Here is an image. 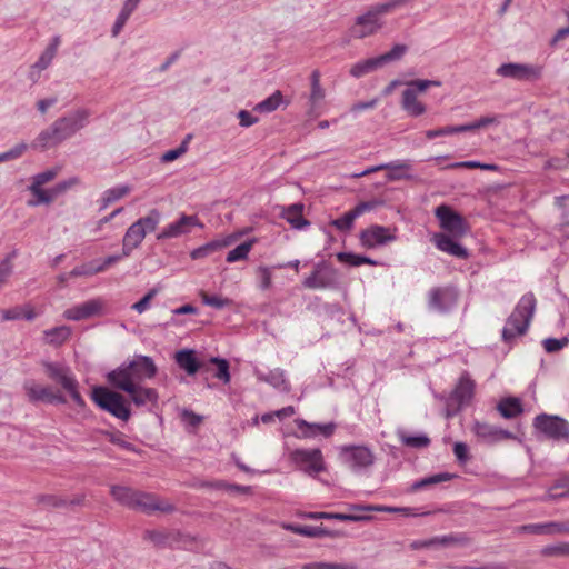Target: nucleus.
Listing matches in <instances>:
<instances>
[{"mask_svg":"<svg viewBox=\"0 0 569 569\" xmlns=\"http://www.w3.org/2000/svg\"><path fill=\"white\" fill-rule=\"evenodd\" d=\"M535 308V296L532 293L523 295L512 313L507 319L506 326L502 330V339L506 342L511 341L517 336H522L526 333L532 319Z\"/></svg>","mask_w":569,"mask_h":569,"instance_id":"1","label":"nucleus"},{"mask_svg":"<svg viewBox=\"0 0 569 569\" xmlns=\"http://www.w3.org/2000/svg\"><path fill=\"white\" fill-rule=\"evenodd\" d=\"M41 366L48 379L59 385L77 406L84 407L86 402L80 395L79 382L68 366L52 361H42Z\"/></svg>","mask_w":569,"mask_h":569,"instance_id":"2","label":"nucleus"},{"mask_svg":"<svg viewBox=\"0 0 569 569\" xmlns=\"http://www.w3.org/2000/svg\"><path fill=\"white\" fill-rule=\"evenodd\" d=\"M108 381L117 389L127 392L131 401L137 406L156 405L158 392L153 388L142 387L139 382L129 381L127 373L109 372Z\"/></svg>","mask_w":569,"mask_h":569,"instance_id":"3","label":"nucleus"},{"mask_svg":"<svg viewBox=\"0 0 569 569\" xmlns=\"http://www.w3.org/2000/svg\"><path fill=\"white\" fill-rule=\"evenodd\" d=\"M407 88L401 94V108L409 117H420L426 113L427 106L419 99V94L423 93L430 87H440L441 82L437 80H411L408 81Z\"/></svg>","mask_w":569,"mask_h":569,"instance_id":"4","label":"nucleus"},{"mask_svg":"<svg viewBox=\"0 0 569 569\" xmlns=\"http://www.w3.org/2000/svg\"><path fill=\"white\" fill-rule=\"evenodd\" d=\"M91 399L100 409L120 420L128 421L131 416L129 403L119 392L106 387H94L91 392Z\"/></svg>","mask_w":569,"mask_h":569,"instance_id":"5","label":"nucleus"},{"mask_svg":"<svg viewBox=\"0 0 569 569\" xmlns=\"http://www.w3.org/2000/svg\"><path fill=\"white\" fill-rule=\"evenodd\" d=\"M390 13L383 3L371 6L365 13L357 17L351 28L352 37L363 39L376 34L385 24L382 16Z\"/></svg>","mask_w":569,"mask_h":569,"instance_id":"6","label":"nucleus"},{"mask_svg":"<svg viewBox=\"0 0 569 569\" xmlns=\"http://www.w3.org/2000/svg\"><path fill=\"white\" fill-rule=\"evenodd\" d=\"M290 460L296 467L311 477L326 470V463L320 449H296L290 452Z\"/></svg>","mask_w":569,"mask_h":569,"instance_id":"7","label":"nucleus"},{"mask_svg":"<svg viewBox=\"0 0 569 569\" xmlns=\"http://www.w3.org/2000/svg\"><path fill=\"white\" fill-rule=\"evenodd\" d=\"M543 67L540 64L508 62L502 63L496 70V74L502 78L521 82H533L542 77Z\"/></svg>","mask_w":569,"mask_h":569,"instance_id":"8","label":"nucleus"},{"mask_svg":"<svg viewBox=\"0 0 569 569\" xmlns=\"http://www.w3.org/2000/svg\"><path fill=\"white\" fill-rule=\"evenodd\" d=\"M533 427L545 437L552 440L568 439L569 423L563 418L547 413L538 415L533 419Z\"/></svg>","mask_w":569,"mask_h":569,"instance_id":"9","label":"nucleus"},{"mask_svg":"<svg viewBox=\"0 0 569 569\" xmlns=\"http://www.w3.org/2000/svg\"><path fill=\"white\" fill-rule=\"evenodd\" d=\"M59 170V168L49 169L36 174L32 178V183L30 184L29 190L33 194L34 199H31L27 202L29 207L49 204L53 201L51 189L46 190L42 188V186L51 182L58 176Z\"/></svg>","mask_w":569,"mask_h":569,"instance_id":"10","label":"nucleus"},{"mask_svg":"<svg viewBox=\"0 0 569 569\" xmlns=\"http://www.w3.org/2000/svg\"><path fill=\"white\" fill-rule=\"evenodd\" d=\"M90 112L87 109H79L74 112L57 119L52 124L61 141L71 138L77 131L88 123Z\"/></svg>","mask_w":569,"mask_h":569,"instance_id":"11","label":"nucleus"},{"mask_svg":"<svg viewBox=\"0 0 569 569\" xmlns=\"http://www.w3.org/2000/svg\"><path fill=\"white\" fill-rule=\"evenodd\" d=\"M23 390L31 402H47V403H66L67 398L60 390H57L48 385H42L36 380H26Z\"/></svg>","mask_w":569,"mask_h":569,"instance_id":"12","label":"nucleus"},{"mask_svg":"<svg viewBox=\"0 0 569 569\" xmlns=\"http://www.w3.org/2000/svg\"><path fill=\"white\" fill-rule=\"evenodd\" d=\"M436 217L440 222V227L449 233L448 236L461 238L468 231L465 219L448 206H439L436 209Z\"/></svg>","mask_w":569,"mask_h":569,"instance_id":"13","label":"nucleus"},{"mask_svg":"<svg viewBox=\"0 0 569 569\" xmlns=\"http://www.w3.org/2000/svg\"><path fill=\"white\" fill-rule=\"evenodd\" d=\"M397 228L372 224L360 232L359 239L362 247L373 249L393 242L397 239Z\"/></svg>","mask_w":569,"mask_h":569,"instance_id":"14","label":"nucleus"},{"mask_svg":"<svg viewBox=\"0 0 569 569\" xmlns=\"http://www.w3.org/2000/svg\"><path fill=\"white\" fill-rule=\"evenodd\" d=\"M111 372L127 373L129 381L141 383L144 379H151L156 376L157 367L151 358L141 356L131 361L128 366L117 368Z\"/></svg>","mask_w":569,"mask_h":569,"instance_id":"15","label":"nucleus"},{"mask_svg":"<svg viewBox=\"0 0 569 569\" xmlns=\"http://www.w3.org/2000/svg\"><path fill=\"white\" fill-rule=\"evenodd\" d=\"M194 227L202 228L203 224L197 216L183 213L177 221L170 222L163 227L156 238L159 241L179 238L189 234Z\"/></svg>","mask_w":569,"mask_h":569,"instance_id":"16","label":"nucleus"},{"mask_svg":"<svg viewBox=\"0 0 569 569\" xmlns=\"http://www.w3.org/2000/svg\"><path fill=\"white\" fill-rule=\"evenodd\" d=\"M131 509L148 515L153 513L156 511L162 513H171L172 511H174V506L170 501L161 499L153 493L137 491Z\"/></svg>","mask_w":569,"mask_h":569,"instance_id":"17","label":"nucleus"},{"mask_svg":"<svg viewBox=\"0 0 569 569\" xmlns=\"http://www.w3.org/2000/svg\"><path fill=\"white\" fill-rule=\"evenodd\" d=\"M336 283V271L326 263L316 264L310 276L306 277L302 284L307 289L322 290L333 287Z\"/></svg>","mask_w":569,"mask_h":569,"instance_id":"18","label":"nucleus"},{"mask_svg":"<svg viewBox=\"0 0 569 569\" xmlns=\"http://www.w3.org/2000/svg\"><path fill=\"white\" fill-rule=\"evenodd\" d=\"M458 293L453 287H435L428 292V307L431 310L446 312L456 305Z\"/></svg>","mask_w":569,"mask_h":569,"instance_id":"19","label":"nucleus"},{"mask_svg":"<svg viewBox=\"0 0 569 569\" xmlns=\"http://www.w3.org/2000/svg\"><path fill=\"white\" fill-rule=\"evenodd\" d=\"M343 459L352 469L367 468L373 463L372 452L363 446L345 447Z\"/></svg>","mask_w":569,"mask_h":569,"instance_id":"20","label":"nucleus"},{"mask_svg":"<svg viewBox=\"0 0 569 569\" xmlns=\"http://www.w3.org/2000/svg\"><path fill=\"white\" fill-rule=\"evenodd\" d=\"M377 206L376 201H365L358 203L353 209L343 213L340 218L331 221V224L340 231H349L353 227V222L357 218L366 212L371 211Z\"/></svg>","mask_w":569,"mask_h":569,"instance_id":"21","label":"nucleus"},{"mask_svg":"<svg viewBox=\"0 0 569 569\" xmlns=\"http://www.w3.org/2000/svg\"><path fill=\"white\" fill-rule=\"evenodd\" d=\"M473 432L479 440L486 443H496L505 439L515 438L511 432L486 422H476Z\"/></svg>","mask_w":569,"mask_h":569,"instance_id":"22","label":"nucleus"},{"mask_svg":"<svg viewBox=\"0 0 569 569\" xmlns=\"http://www.w3.org/2000/svg\"><path fill=\"white\" fill-rule=\"evenodd\" d=\"M103 302L100 299H92L81 305L67 309L63 317L68 320H83L101 312Z\"/></svg>","mask_w":569,"mask_h":569,"instance_id":"23","label":"nucleus"},{"mask_svg":"<svg viewBox=\"0 0 569 569\" xmlns=\"http://www.w3.org/2000/svg\"><path fill=\"white\" fill-rule=\"evenodd\" d=\"M476 383L469 377L467 372L461 375L459 381L453 389L450 400L453 401L458 407L468 405L475 395Z\"/></svg>","mask_w":569,"mask_h":569,"instance_id":"24","label":"nucleus"},{"mask_svg":"<svg viewBox=\"0 0 569 569\" xmlns=\"http://www.w3.org/2000/svg\"><path fill=\"white\" fill-rule=\"evenodd\" d=\"M147 233L136 223V221L127 229L122 239V250L124 257H130L132 251L140 247Z\"/></svg>","mask_w":569,"mask_h":569,"instance_id":"25","label":"nucleus"},{"mask_svg":"<svg viewBox=\"0 0 569 569\" xmlns=\"http://www.w3.org/2000/svg\"><path fill=\"white\" fill-rule=\"evenodd\" d=\"M453 239V237L446 233H437L433 237V242L440 251L457 258L467 259L469 256L467 249L461 247Z\"/></svg>","mask_w":569,"mask_h":569,"instance_id":"26","label":"nucleus"},{"mask_svg":"<svg viewBox=\"0 0 569 569\" xmlns=\"http://www.w3.org/2000/svg\"><path fill=\"white\" fill-rule=\"evenodd\" d=\"M280 216L295 229H301L309 224V221L303 218L302 203L282 207Z\"/></svg>","mask_w":569,"mask_h":569,"instance_id":"27","label":"nucleus"},{"mask_svg":"<svg viewBox=\"0 0 569 569\" xmlns=\"http://www.w3.org/2000/svg\"><path fill=\"white\" fill-rule=\"evenodd\" d=\"M62 141L56 132L53 124L42 130L32 141L31 148L40 151L48 150L60 144Z\"/></svg>","mask_w":569,"mask_h":569,"instance_id":"28","label":"nucleus"},{"mask_svg":"<svg viewBox=\"0 0 569 569\" xmlns=\"http://www.w3.org/2000/svg\"><path fill=\"white\" fill-rule=\"evenodd\" d=\"M60 43H61L60 37L59 36L53 37L51 39L50 43L48 44V47L44 49V51L39 57V59L32 66V69H36L38 71L46 70L52 62L53 58L56 57Z\"/></svg>","mask_w":569,"mask_h":569,"instance_id":"29","label":"nucleus"},{"mask_svg":"<svg viewBox=\"0 0 569 569\" xmlns=\"http://www.w3.org/2000/svg\"><path fill=\"white\" fill-rule=\"evenodd\" d=\"M174 359L179 367L186 370L190 376L194 375L200 369V362L196 358L193 350H180L176 352Z\"/></svg>","mask_w":569,"mask_h":569,"instance_id":"30","label":"nucleus"},{"mask_svg":"<svg viewBox=\"0 0 569 569\" xmlns=\"http://www.w3.org/2000/svg\"><path fill=\"white\" fill-rule=\"evenodd\" d=\"M497 410L506 419L516 418L523 412L521 401L515 397L501 399L497 406Z\"/></svg>","mask_w":569,"mask_h":569,"instance_id":"31","label":"nucleus"},{"mask_svg":"<svg viewBox=\"0 0 569 569\" xmlns=\"http://www.w3.org/2000/svg\"><path fill=\"white\" fill-rule=\"evenodd\" d=\"M298 428L303 432L305 437H315L318 433L323 435L325 437H329L335 431L333 423L318 425V423H308L305 420H297Z\"/></svg>","mask_w":569,"mask_h":569,"instance_id":"32","label":"nucleus"},{"mask_svg":"<svg viewBox=\"0 0 569 569\" xmlns=\"http://www.w3.org/2000/svg\"><path fill=\"white\" fill-rule=\"evenodd\" d=\"M385 170H387V180L397 181L403 179H410L411 177L407 173L411 170V166L407 161H395L385 163Z\"/></svg>","mask_w":569,"mask_h":569,"instance_id":"33","label":"nucleus"},{"mask_svg":"<svg viewBox=\"0 0 569 569\" xmlns=\"http://www.w3.org/2000/svg\"><path fill=\"white\" fill-rule=\"evenodd\" d=\"M282 528L309 538H317V537H325L330 536L329 531L323 527H310V526H300V525H293V523H283Z\"/></svg>","mask_w":569,"mask_h":569,"instance_id":"34","label":"nucleus"},{"mask_svg":"<svg viewBox=\"0 0 569 569\" xmlns=\"http://www.w3.org/2000/svg\"><path fill=\"white\" fill-rule=\"evenodd\" d=\"M351 510L355 511H376V512H388V513H401L403 516H412L410 508L406 507H389L381 505H352Z\"/></svg>","mask_w":569,"mask_h":569,"instance_id":"35","label":"nucleus"},{"mask_svg":"<svg viewBox=\"0 0 569 569\" xmlns=\"http://www.w3.org/2000/svg\"><path fill=\"white\" fill-rule=\"evenodd\" d=\"M46 343L51 346H61L67 340H69L71 336V329L68 326H60L43 332Z\"/></svg>","mask_w":569,"mask_h":569,"instance_id":"36","label":"nucleus"},{"mask_svg":"<svg viewBox=\"0 0 569 569\" xmlns=\"http://www.w3.org/2000/svg\"><path fill=\"white\" fill-rule=\"evenodd\" d=\"M137 491L138 490L123 486H112L110 488V493L112 498L120 505L128 507L130 509L132 508Z\"/></svg>","mask_w":569,"mask_h":569,"instance_id":"37","label":"nucleus"},{"mask_svg":"<svg viewBox=\"0 0 569 569\" xmlns=\"http://www.w3.org/2000/svg\"><path fill=\"white\" fill-rule=\"evenodd\" d=\"M37 505L44 510L68 508V498L58 495H40L36 498Z\"/></svg>","mask_w":569,"mask_h":569,"instance_id":"38","label":"nucleus"},{"mask_svg":"<svg viewBox=\"0 0 569 569\" xmlns=\"http://www.w3.org/2000/svg\"><path fill=\"white\" fill-rule=\"evenodd\" d=\"M320 79V71L313 70L310 76L311 90L309 97L312 108L317 107L326 97V90L322 88Z\"/></svg>","mask_w":569,"mask_h":569,"instance_id":"39","label":"nucleus"},{"mask_svg":"<svg viewBox=\"0 0 569 569\" xmlns=\"http://www.w3.org/2000/svg\"><path fill=\"white\" fill-rule=\"evenodd\" d=\"M380 67H382V66L379 61V58L375 57V58H369V59H366V60L355 63L350 68L349 72L355 78H361V77L377 70Z\"/></svg>","mask_w":569,"mask_h":569,"instance_id":"40","label":"nucleus"},{"mask_svg":"<svg viewBox=\"0 0 569 569\" xmlns=\"http://www.w3.org/2000/svg\"><path fill=\"white\" fill-rule=\"evenodd\" d=\"M457 476L455 473H449V472H441V473H437V475H433V476H430V477H426L421 480H418L416 482H413L411 485V488H410V491L412 492H416V491H419L426 487H429V486H432V485H438L440 482H443V481H449V480H452L455 479Z\"/></svg>","mask_w":569,"mask_h":569,"instance_id":"41","label":"nucleus"},{"mask_svg":"<svg viewBox=\"0 0 569 569\" xmlns=\"http://www.w3.org/2000/svg\"><path fill=\"white\" fill-rule=\"evenodd\" d=\"M161 221V212L158 209H151L148 213L141 218H139L136 223H138L143 231L148 234L150 232L156 231L159 223Z\"/></svg>","mask_w":569,"mask_h":569,"instance_id":"42","label":"nucleus"},{"mask_svg":"<svg viewBox=\"0 0 569 569\" xmlns=\"http://www.w3.org/2000/svg\"><path fill=\"white\" fill-rule=\"evenodd\" d=\"M254 243L256 239H251L229 251L226 258L227 262L233 263L240 260H246Z\"/></svg>","mask_w":569,"mask_h":569,"instance_id":"43","label":"nucleus"},{"mask_svg":"<svg viewBox=\"0 0 569 569\" xmlns=\"http://www.w3.org/2000/svg\"><path fill=\"white\" fill-rule=\"evenodd\" d=\"M129 192H130V187H128V186H119V187L106 190L101 198V202H102L101 208L102 209L107 208L109 204L126 197Z\"/></svg>","mask_w":569,"mask_h":569,"instance_id":"44","label":"nucleus"},{"mask_svg":"<svg viewBox=\"0 0 569 569\" xmlns=\"http://www.w3.org/2000/svg\"><path fill=\"white\" fill-rule=\"evenodd\" d=\"M100 272H102V268H98V264H96L94 262H91V263L82 264V266L74 268L68 274L60 276L59 280L61 282H64L67 280V278H70V277L93 276V274H97Z\"/></svg>","mask_w":569,"mask_h":569,"instance_id":"45","label":"nucleus"},{"mask_svg":"<svg viewBox=\"0 0 569 569\" xmlns=\"http://www.w3.org/2000/svg\"><path fill=\"white\" fill-rule=\"evenodd\" d=\"M263 380L274 388H279L282 390H289V383L286 379L284 371L281 369L271 370Z\"/></svg>","mask_w":569,"mask_h":569,"instance_id":"46","label":"nucleus"},{"mask_svg":"<svg viewBox=\"0 0 569 569\" xmlns=\"http://www.w3.org/2000/svg\"><path fill=\"white\" fill-rule=\"evenodd\" d=\"M282 101V94L280 91L273 92L270 97L259 102L254 110L260 112H272L278 109Z\"/></svg>","mask_w":569,"mask_h":569,"instance_id":"47","label":"nucleus"},{"mask_svg":"<svg viewBox=\"0 0 569 569\" xmlns=\"http://www.w3.org/2000/svg\"><path fill=\"white\" fill-rule=\"evenodd\" d=\"M543 557H565L569 556V542H558L549 545L540 550Z\"/></svg>","mask_w":569,"mask_h":569,"instance_id":"48","label":"nucleus"},{"mask_svg":"<svg viewBox=\"0 0 569 569\" xmlns=\"http://www.w3.org/2000/svg\"><path fill=\"white\" fill-rule=\"evenodd\" d=\"M201 300L204 305L213 307L216 309H222L232 303V301L228 298H223L221 296L209 295L204 291L200 292Z\"/></svg>","mask_w":569,"mask_h":569,"instance_id":"49","label":"nucleus"},{"mask_svg":"<svg viewBox=\"0 0 569 569\" xmlns=\"http://www.w3.org/2000/svg\"><path fill=\"white\" fill-rule=\"evenodd\" d=\"M481 169V170H488V171H495L497 170L496 164H487L481 163L478 161H461V162H453L448 164L447 167H443V169Z\"/></svg>","mask_w":569,"mask_h":569,"instance_id":"50","label":"nucleus"},{"mask_svg":"<svg viewBox=\"0 0 569 569\" xmlns=\"http://www.w3.org/2000/svg\"><path fill=\"white\" fill-rule=\"evenodd\" d=\"M337 257H338L339 261L349 263L351 266H361V264L375 266L376 264V262L373 260H371L370 258L359 256V254L341 252V253H338Z\"/></svg>","mask_w":569,"mask_h":569,"instance_id":"51","label":"nucleus"},{"mask_svg":"<svg viewBox=\"0 0 569 569\" xmlns=\"http://www.w3.org/2000/svg\"><path fill=\"white\" fill-rule=\"evenodd\" d=\"M400 439L405 446L410 447V448H425V447H428L430 443V439L425 435H418V436L401 435Z\"/></svg>","mask_w":569,"mask_h":569,"instance_id":"52","label":"nucleus"},{"mask_svg":"<svg viewBox=\"0 0 569 569\" xmlns=\"http://www.w3.org/2000/svg\"><path fill=\"white\" fill-rule=\"evenodd\" d=\"M321 519H336L341 521H363L370 520V516L363 515H348V513H338V512H321Z\"/></svg>","mask_w":569,"mask_h":569,"instance_id":"53","label":"nucleus"},{"mask_svg":"<svg viewBox=\"0 0 569 569\" xmlns=\"http://www.w3.org/2000/svg\"><path fill=\"white\" fill-rule=\"evenodd\" d=\"M545 535H569V519L545 523Z\"/></svg>","mask_w":569,"mask_h":569,"instance_id":"54","label":"nucleus"},{"mask_svg":"<svg viewBox=\"0 0 569 569\" xmlns=\"http://www.w3.org/2000/svg\"><path fill=\"white\" fill-rule=\"evenodd\" d=\"M158 292L157 288L150 289L139 301L133 303L131 308L138 313H143L150 308V303Z\"/></svg>","mask_w":569,"mask_h":569,"instance_id":"55","label":"nucleus"},{"mask_svg":"<svg viewBox=\"0 0 569 569\" xmlns=\"http://www.w3.org/2000/svg\"><path fill=\"white\" fill-rule=\"evenodd\" d=\"M407 51V47L405 44H396L389 52H386L379 56V61L381 66L393 61L399 60Z\"/></svg>","mask_w":569,"mask_h":569,"instance_id":"56","label":"nucleus"},{"mask_svg":"<svg viewBox=\"0 0 569 569\" xmlns=\"http://www.w3.org/2000/svg\"><path fill=\"white\" fill-rule=\"evenodd\" d=\"M210 361L218 367L214 377L224 383H228L230 381L229 362L226 359L220 358H211Z\"/></svg>","mask_w":569,"mask_h":569,"instance_id":"57","label":"nucleus"},{"mask_svg":"<svg viewBox=\"0 0 569 569\" xmlns=\"http://www.w3.org/2000/svg\"><path fill=\"white\" fill-rule=\"evenodd\" d=\"M107 436H108V440L111 443H113L120 448H123L128 451H134L133 445L126 439V436L122 432H119V431L108 432Z\"/></svg>","mask_w":569,"mask_h":569,"instance_id":"58","label":"nucleus"},{"mask_svg":"<svg viewBox=\"0 0 569 569\" xmlns=\"http://www.w3.org/2000/svg\"><path fill=\"white\" fill-rule=\"evenodd\" d=\"M257 277L260 280V288L268 290L272 284V273L270 268L266 266H259L256 270Z\"/></svg>","mask_w":569,"mask_h":569,"instance_id":"59","label":"nucleus"},{"mask_svg":"<svg viewBox=\"0 0 569 569\" xmlns=\"http://www.w3.org/2000/svg\"><path fill=\"white\" fill-rule=\"evenodd\" d=\"M188 140H184L178 148L168 150L161 156L164 163L172 162L187 152Z\"/></svg>","mask_w":569,"mask_h":569,"instance_id":"60","label":"nucleus"},{"mask_svg":"<svg viewBox=\"0 0 569 569\" xmlns=\"http://www.w3.org/2000/svg\"><path fill=\"white\" fill-rule=\"evenodd\" d=\"M146 539L150 540L157 546L169 543L170 535L164 531L151 530L146 532Z\"/></svg>","mask_w":569,"mask_h":569,"instance_id":"61","label":"nucleus"},{"mask_svg":"<svg viewBox=\"0 0 569 569\" xmlns=\"http://www.w3.org/2000/svg\"><path fill=\"white\" fill-rule=\"evenodd\" d=\"M27 149H28V146L26 143H19L11 150L0 153V162H4V161H9V160L19 158L26 152Z\"/></svg>","mask_w":569,"mask_h":569,"instance_id":"62","label":"nucleus"},{"mask_svg":"<svg viewBox=\"0 0 569 569\" xmlns=\"http://www.w3.org/2000/svg\"><path fill=\"white\" fill-rule=\"evenodd\" d=\"M455 133H457L456 126H446V127H442L439 129L427 130L425 132V137L428 140H432L438 137L450 136V134H455Z\"/></svg>","mask_w":569,"mask_h":569,"instance_id":"63","label":"nucleus"},{"mask_svg":"<svg viewBox=\"0 0 569 569\" xmlns=\"http://www.w3.org/2000/svg\"><path fill=\"white\" fill-rule=\"evenodd\" d=\"M568 343V340L565 339H556V338H548L545 339L542 345L547 352H556L560 349H562Z\"/></svg>","mask_w":569,"mask_h":569,"instance_id":"64","label":"nucleus"}]
</instances>
